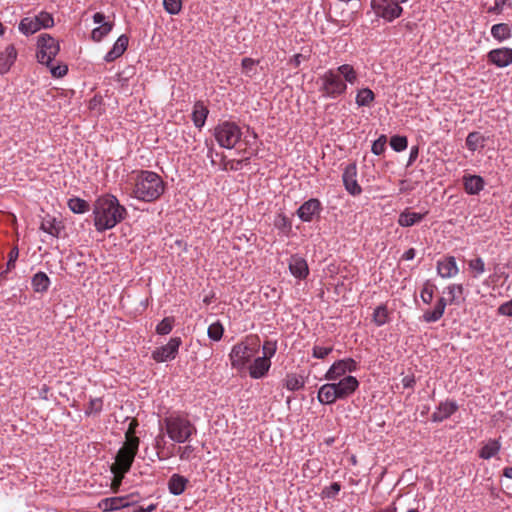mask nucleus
<instances>
[{
	"mask_svg": "<svg viewBox=\"0 0 512 512\" xmlns=\"http://www.w3.org/2000/svg\"><path fill=\"white\" fill-rule=\"evenodd\" d=\"M94 226L98 232L114 228L127 217V209L112 194L100 196L94 203Z\"/></svg>",
	"mask_w": 512,
	"mask_h": 512,
	"instance_id": "nucleus-1",
	"label": "nucleus"
},
{
	"mask_svg": "<svg viewBox=\"0 0 512 512\" xmlns=\"http://www.w3.org/2000/svg\"><path fill=\"white\" fill-rule=\"evenodd\" d=\"M164 189L162 178L155 172L145 170L141 171L137 178L134 196L139 200L152 202L163 194Z\"/></svg>",
	"mask_w": 512,
	"mask_h": 512,
	"instance_id": "nucleus-2",
	"label": "nucleus"
},
{
	"mask_svg": "<svg viewBox=\"0 0 512 512\" xmlns=\"http://www.w3.org/2000/svg\"><path fill=\"white\" fill-rule=\"evenodd\" d=\"M163 423L168 437L176 443L186 442L197 431L195 425L187 417L179 414L165 417Z\"/></svg>",
	"mask_w": 512,
	"mask_h": 512,
	"instance_id": "nucleus-3",
	"label": "nucleus"
},
{
	"mask_svg": "<svg viewBox=\"0 0 512 512\" xmlns=\"http://www.w3.org/2000/svg\"><path fill=\"white\" fill-rule=\"evenodd\" d=\"M258 342V336H250L245 342L234 345L229 355L232 367L238 370L243 369L257 353Z\"/></svg>",
	"mask_w": 512,
	"mask_h": 512,
	"instance_id": "nucleus-4",
	"label": "nucleus"
},
{
	"mask_svg": "<svg viewBox=\"0 0 512 512\" xmlns=\"http://www.w3.org/2000/svg\"><path fill=\"white\" fill-rule=\"evenodd\" d=\"M214 136L221 147L232 149L240 141L242 131L235 122L224 121L215 127Z\"/></svg>",
	"mask_w": 512,
	"mask_h": 512,
	"instance_id": "nucleus-5",
	"label": "nucleus"
},
{
	"mask_svg": "<svg viewBox=\"0 0 512 512\" xmlns=\"http://www.w3.org/2000/svg\"><path fill=\"white\" fill-rule=\"evenodd\" d=\"M321 85L319 91L328 98H337L347 90V84L334 69L327 70L320 76Z\"/></svg>",
	"mask_w": 512,
	"mask_h": 512,
	"instance_id": "nucleus-6",
	"label": "nucleus"
},
{
	"mask_svg": "<svg viewBox=\"0 0 512 512\" xmlns=\"http://www.w3.org/2000/svg\"><path fill=\"white\" fill-rule=\"evenodd\" d=\"M37 45L39 48L36 55L38 62L50 66L52 60L60 51L59 42L51 35L45 33L38 37Z\"/></svg>",
	"mask_w": 512,
	"mask_h": 512,
	"instance_id": "nucleus-7",
	"label": "nucleus"
},
{
	"mask_svg": "<svg viewBox=\"0 0 512 512\" xmlns=\"http://www.w3.org/2000/svg\"><path fill=\"white\" fill-rule=\"evenodd\" d=\"M407 1L408 0H371V8L378 17L392 22L400 17L403 12L400 4Z\"/></svg>",
	"mask_w": 512,
	"mask_h": 512,
	"instance_id": "nucleus-8",
	"label": "nucleus"
},
{
	"mask_svg": "<svg viewBox=\"0 0 512 512\" xmlns=\"http://www.w3.org/2000/svg\"><path fill=\"white\" fill-rule=\"evenodd\" d=\"M182 344L180 337H172L166 345L156 348L152 352V359L156 362H167L174 360Z\"/></svg>",
	"mask_w": 512,
	"mask_h": 512,
	"instance_id": "nucleus-9",
	"label": "nucleus"
},
{
	"mask_svg": "<svg viewBox=\"0 0 512 512\" xmlns=\"http://www.w3.org/2000/svg\"><path fill=\"white\" fill-rule=\"evenodd\" d=\"M358 363L352 358H345L334 362L325 374L326 380H336L345 375L346 372H354Z\"/></svg>",
	"mask_w": 512,
	"mask_h": 512,
	"instance_id": "nucleus-10",
	"label": "nucleus"
},
{
	"mask_svg": "<svg viewBox=\"0 0 512 512\" xmlns=\"http://www.w3.org/2000/svg\"><path fill=\"white\" fill-rule=\"evenodd\" d=\"M322 209L321 202L317 198H311L298 208L297 215L303 222H311L315 217H320Z\"/></svg>",
	"mask_w": 512,
	"mask_h": 512,
	"instance_id": "nucleus-11",
	"label": "nucleus"
},
{
	"mask_svg": "<svg viewBox=\"0 0 512 512\" xmlns=\"http://www.w3.org/2000/svg\"><path fill=\"white\" fill-rule=\"evenodd\" d=\"M357 166L355 163L348 164L343 172L342 179L345 189L353 196L360 195L362 188L358 184L357 179Z\"/></svg>",
	"mask_w": 512,
	"mask_h": 512,
	"instance_id": "nucleus-12",
	"label": "nucleus"
},
{
	"mask_svg": "<svg viewBox=\"0 0 512 512\" xmlns=\"http://www.w3.org/2000/svg\"><path fill=\"white\" fill-rule=\"evenodd\" d=\"M487 61L499 68L509 66L512 63V48L502 47L489 51Z\"/></svg>",
	"mask_w": 512,
	"mask_h": 512,
	"instance_id": "nucleus-13",
	"label": "nucleus"
},
{
	"mask_svg": "<svg viewBox=\"0 0 512 512\" xmlns=\"http://www.w3.org/2000/svg\"><path fill=\"white\" fill-rule=\"evenodd\" d=\"M336 386V393L338 399H345L352 395L359 387V382L354 376H346L337 383H333Z\"/></svg>",
	"mask_w": 512,
	"mask_h": 512,
	"instance_id": "nucleus-14",
	"label": "nucleus"
},
{
	"mask_svg": "<svg viewBox=\"0 0 512 512\" xmlns=\"http://www.w3.org/2000/svg\"><path fill=\"white\" fill-rule=\"evenodd\" d=\"M458 410V405L453 400H446L444 402H440L437 407V410L431 415V420L433 422H442L445 419L449 418Z\"/></svg>",
	"mask_w": 512,
	"mask_h": 512,
	"instance_id": "nucleus-15",
	"label": "nucleus"
},
{
	"mask_svg": "<svg viewBox=\"0 0 512 512\" xmlns=\"http://www.w3.org/2000/svg\"><path fill=\"white\" fill-rule=\"evenodd\" d=\"M271 367V360L268 357H257L249 366V375L253 379L265 377Z\"/></svg>",
	"mask_w": 512,
	"mask_h": 512,
	"instance_id": "nucleus-16",
	"label": "nucleus"
},
{
	"mask_svg": "<svg viewBox=\"0 0 512 512\" xmlns=\"http://www.w3.org/2000/svg\"><path fill=\"white\" fill-rule=\"evenodd\" d=\"M17 50L13 44L8 45L0 52V74H6L17 59Z\"/></svg>",
	"mask_w": 512,
	"mask_h": 512,
	"instance_id": "nucleus-17",
	"label": "nucleus"
},
{
	"mask_svg": "<svg viewBox=\"0 0 512 512\" xmlns=\"http://www.w3.org/2000/svg\"><path fill=\"white\" fill-rule=\"evenodd\" d=\"M484 179L479 175H465L463 177L464 190L469 195H477L484 189Z\"/></svg>",
	"mask_w": 512,
	"mask_h": 512,
	"instance_id": "nucleus-18",
	"label": "nucleus"
},
{
	"mask_svg": "<svg viewBox=\"0 0 512 512\" xmlns=\"http://www.w3.org/2000/svg\"><path fill=\"white\" fill-rule=\"evenodd\" d=\"M128 43L129 38L127 35L122 34L121 36H119L111 50L108 51V53L105 55V61L113 62L114 60L122 56L128 47Z\"/></svg>",
	"mask_w": 512,
	"mask_h": 512,
	"instance_id": "nucleus-19",
	"label": "nucleus"
},
{
	"mask_svg": "<svg viewBox=\"0 0 512 512\" xmlns=\"http://www.w3.org/2000/svg\"><path fill=\"white\" fill-rule=\"evenodd\" d=\"M458 266L455 257H446L443 261H438L437 272L442 278H451L458 273Z\"/></svg>",
	"mask_w": 512,
	"mask_h": 512,
	"instance_id": "nucleus-20",
	"label": "nucleus"
},
{
	"mask_svg": "<svg viewBox=\"0 0 512 512\" xmlns=\"http://www.w3.org/2000/svg\"><path fill=\"white\" fill-rule=\"evenodd\" d=\"M447 305V300L444 297H440L433 310H426L423 315L422 319L426 323H433L440 320L445 312V308Z\"/></svg>",
	"mask_w": 512,
	"mask_h": 512,
	"instance_id": "nucleus-21",
	"label": "nucleus"
},
{
	"mask_svg": "<svg viewBox=\"0 0 512 512\" xmlns=\"http://www.w3.org/2000/svg\"><path fill=\"white\" fill-rule=\"evenodd\" d=\"M289 270L293 276L299 279H305L309 274L306 260L298 256H292L289 263Z\"/></svg>",
	"mask_w": 512,
	"mask_h": 512,
	"instance_id": "nucleus-22",
	"label": "nucleus"
},
{
	"mask_svg": "<svg viewBox=\"0 0 512 512\" xmlns=\"http://www.w3.org/2000/svg\"><path fill=\"white\" fill-rule=\"evenodd\" d=\"M127 499L128 496L105 498L99 502L98 507L102 509L104 512L119 510L130 505Z\"/></svg>",
	"mask_w": 512,
	"mask_h": 512,
	"instance_id": "nucleus-23",
	"label": "nucleus"
},
{
	"mask_svg": "<svg viewBox=\"0 0 512 512\" xmlns=\"http://www.w3.org/2000/svg\"><path fill=\"white\" fill-rule=\"evenodd\" d=\"M317 399L321 404L329 405L338 400L336 386L333 383L322 385L318 390Z\"/></svg>",
	"mask_w": 512,
	"mask_h": 512,
	"instance_id": "nucleus-24",
	"label": "nucleus"
},
{
	"mask_svg": "<svg viewBox=\"0 0 512 512\" xmlns=\"http://www.w3.org/2000/svg\"><path fill=\"white\" fill-rule=\"evenodd\" d=\"M188 483L186 477L175 473L168 480V490L172 495L179 496L185 491Z\"/></svg>",
	"mask_w": 512,
	"mask_h": 512,
	"instance_id": "nucleus-25",
	"label": "nucleus"
},
{
	"mask_svg": "<svg viewBox=\"0 0 512 512\" xmlns=\"http://www.w3.org/2000/svg\"><path fill=\"white\" fill-rule=\"evenodd\" d=\"M134 459L135 456L132 455V453H128V451L126 452L119 449L115 457V462L111 465V467L121 469L122 471L124 470V472H129L134 462Z\"/></svg>",
	"mask_w": 512,
	"mask_h": 512,
	"instance_id": "nucleus-26",
	"label": "nucleus"
},
{
	"mask_svg": "<svg viewBox=\"0 0 512 512\" xmlns=\"http://www.w3.org/2000/svg\"><path fill=\"white\" fill-rule=\"evenodd\" d=\"M50 278L47 276L45 272L39 271L37 272L31 280V285L36 293H45L48 291L50 286Z\"/></svg>",
	"mask_w": 512,
	"mask_h": 512,
	"instance_id": "nucleus-27",
	"label": "nucleus"
},
{
	"mask_svg": "<svg viewBox=\"0 0 512 512\" xmlns=\"http://www.w3.org/2000/svg\"><path fill=\"white\" fill-rule=\"evenodd\" d=\"M63 228L60 221H57L54 217L47 215L43 218L40 229L53 237H59L60 231Z\"/></svg>",
	"mask_w": 512,
	"mask_h": 512,
	"instance_id": "nucleus-28",
	"label": "nucleus"
},
{
	"mask_svg": "<svg viewBox=\"0 0 512 512\" xmlns=\"http://www.w3.org/2000/svg\"><path fill=\"white\" fill-rule=\"evenodd\" d=\"M209 110L203 102L197 101L194 105L192 112V120L197 128H202L207 119Z\"/></svg>",
	"mask_w": 512,
	"mask_h": 512,
	"instance_id": "nucleus-29",
	"label": "nucleus"
},
{
	"mask_svg": "<svg viewBox=\"0 0 512 512\" xmlns=\"http://www.w3.org/2000/svg\"><path fill=\"white\" fill-rule=\"evenodd\" d=\"M424 216L425 214L411 212L406 209L399 215L398 224L402 227H411L416 223H419L424 218Z\"/></svg>",
	"mask_w": 512,
	"mask_h": 512,
	"instance_id": "nucleus-30",
	"label": "nucleus"
},
{
	"mask_svg": "<svg viewBox=\"0 0 512 512\" xmlns=\"http://www.w3.org/2000/svg\"><path fill=\"white\" fill-rule=\"evenodd\" d=\"M511 32V26L507 23H499L491 27V35L499 42L509 39L512 35Z\"/></svg>",
	"mask_w": 512,
	"mask_h": 512,
	"instance_id": "nucleus-31",
	"label": "nucleus"
},
{
	"mask_svg": "<svg viewBox=\"0 0 512 512\" xmlns=\"http://www.w3.org/2000/svg\"><path fill=\"white\" fill-rule=\"evenodd\" d=\"M485 142L486 138L477 131L470 132L466 137V146L472 152L476 151L478 148H483Z\"/></svg>",
	"mask_w": 512,
	"mask_h": 512,
	"instance_id": "nucleus-32",
	"label": "nucleus"
},
{
	"mask_svg": "<svg viewBox=\"0 0 512 512\" xmlns=\"http://www.w3.org/2000/svg\"><path fill=\"white\" fill-rule=\"evenodd\" d=\"M372 321L378 327L383 326L390 321L389 311L385 304H381L374 309Z\"/></svg>",
	"mask_w": 512,
	"mask_h": 512,
	"instance_id": "nucleus-33",
	"label": "nucleus"
},
{
	"mask_svg": "<svg viewBox=\"0 0 512 512\" xmlns=\"http://www.w3.org/2000/svg\"><path fill=\"white\" fill-rule=\"evenodd\" d=\"M305 381L302 376H298L294 373H289L286 375L284 379L283 386L286 387L290 391H298L304 388Z\"/></svg>",
	"mask_w": 512,
	"mask_h": 512,
	"instance_id": "nucleus-34",
	"label": "nucleus"
},
{
	"mask_svg": "<svg viewBox=\"0 0 512 512\" xmlns=\"http://www.w3.org/2000/svg\"><path fill=\"white\" fill-rule=\"evenodd\" d=\"M500 448H501V444L498 440H490L487 444H485L480 452H479V456L482 458V459H490L492 457H494L499 451H500Z\"/></svg>",
	"mask_w": 512,
	"mask_h": 512,
	"instance_id": "nucleus-35",
	"label": "nucleus"
},
{
	"mask_svg": "<svg viewBox=\"0 0 512 512\" xmlns=\"http://www.w3.org/2000/svg\"><path fill=\"white\" fill-rule=\"evenodd\" d=\"M334 70L340 77L342 76L344 78L343 81H345V83L354 84L357 81V72L350 64H343Z\"/></svg>",
	"mask_w": 512,
	"mask_h": 512,
	"instance_id": "nucleus-36",
	"label": "nucleus"
},
{
	"mask_svg": "<svg viewBox=\"0 0 512 512\" xmlns=\"http://www.w3.org/2000/svg\"><path fill=\"white\" fill-rule=\"evenodd\" d=\"M375 100V94L370 88H362L356 95V104L359 107L370 106Z\"/></svg>",
	"mask_w": 512,
	"mask_h": 512,
	"instance_id": "nucleus-37",
	"label": "nucleus"
},
{
	"mask_svg": "<svg viewBox=\"0 0 512 512\" xmlns=\"http://www.w3.org/2000/svg\"><path fill=\"white\" fill-rule=\"evenodd\" d=\"M19 30L25 35H31L40 30L35 18L25 17L19 23Z\"/></svg>",
	"mask_w": 512,
	"mask_h": 512,
	"instance_id": "nucleus-38",
	"label": "nucleus"
},
{
	"mask_svg": "<svg viewBox=\"0 0 512 512\" xmlns=\"http://www.w3.org/2000/svg\"><path fill=\"white\" fill-rule=\"evenodd\" d=\"M68 207L73 213L82 214L89 210V203L79 197H73L68 200Z\"/></svg>",
	"mask_w": 512,
	"mask_h": 512,
	"instance_id": "nucleus-39",
	"label": "nucleus"
},
{
	"mask_svg": "<svg viewBox=\"0 0 512 512\" xmlns=\"http://www.w3.org/2000/svg\"><path fill=\"white\" fill-rule=\"evenodd\" d=\"M113 28L112 22L103 23L102 25L94 28L91 32V38L99 42L101 41Z\"/></svg>",
	"mask_w": 512,
	"mask_h": 512,
	"instance_id": "nucleus-40",
	"label": "nucleus"
},
{
	"mask_svg": "<svg viewBox=\"0 0 512 512\" xmlns=\"http://www.w3.org/2000/svg\"><path fill=\"white\" fill-rule=\"evenodd\" d=\"M274 226L285 235H288L292 230V223L290 219L284 214H279L275 218Z\"/></svg>",
	"mask_w": 512,
	"mask_h": 512,
	"instance_id": "nucleus-41",
	"label": "nucleus"
},
{
	"mask_svg": "<svg viewBox=\"0 0 512 512\" xmlns=\"http://www.w3.org/2000/svg\"><path fill=\"white\" fill-rule=\"evenodd\" d=\"M139 444L140 439L138 437L125 436V442L120 449L126 452L128 451V453H132V455L136 456L138 453Z\"/></svg>",
	"mask_w": 512,
	"mask_h": 512,
	"instance_id": "nucleus-42",
	"label": "nucleus"
},
{
	"mask_svg": "<svg viewBox=\"0 0 512 512\" xmlns=\"http://www.w3.org/2000/svg\"><path fill=\"white\" fill-rule=\"evenodd\" d=\"M110 470L113 474V479L111 482V489L114 493H117L122 484V480L124 479L125 474L127 472H124V470L122 471L121 469H116L115 467H110Z\"/></svg>",
	"mask_w": 512,
	"mask_h": 512,
	"instance_id": "nucleus-43",
	"label": "nucleus"
},
{
	"mask_svg": "<svg viewBox=\"0 0 512 512\" xmlns=\"http://www.w3.org/2000/svg\"><path fill=\"white\" fill-rule=\"evenodd\" d=\"M38 26L41 28H51L54 26V19L52 15L46 11L40 12L37 16L34 17Z\"/></svg>",
	"mask_w": 512,
	"mask_h": 512,
	"instance_id": "nucleus-44",
	"label": "nucleus"
},
{
	"mask_svg": "<svg viewBox=\"0 0 512 512\" xmlns=\"http://www.w3.org/2000/svg\"><path fill=\"white\" fill-rule=\"evenodd\" d=\"M436 286L430 281H426L420 293V297L425 304H430L434 297V289Z\"/></svg>",
	"mask_w": 512,
	"mask_h": 512,
	"instance_id": "nucleus-45",
	"label": "nucleus"
},
{
	"mask_svg": "<svg viewBox=\"0 0 512 512\" xmlns=\"http://www.w3.org/2000/svg\"><path fill=\"white\" fill-rule=\"evenodd\" d=\"M208 337L213 340V341H219L221 340L222 336H223V333H224V327L223 325L217 321L215 323H212L209 327H208Z\"/></svg>",
	"mask_w": 512,
	"mask_h": 512,
	"instance_id": "nucleus-46",
	"label": "nucleus"
},
{
	"mask_svg": "<svg viewBox=\"0 0 512 512\" xmlns=\"http://www.w3.org/2000/svg\"><path fill=\"white\" fill-rule=\"evenodd\" d=\"M468 266L469 269L472 271L474 278H477L485 271V263L481 257L469 260Z\"/></svg>",
	"mask_w": 512,
	"mask_h": 512,
	"instance_id": "nucleus-47",
	"label": "nucleus"
},
{
	"mask_svg": "<svg viewBox=\"0 0 512 512\" xmlns=\"http://www.w3.org/2000/svg\"><path fill=\"white\" fill-rule=\"evenodd\" d=\"M173 325H174V318L173 317H165L156 326V333L159 335H167L172 331Z\"/></svg>",
	"mask_w": 512,
	"mask_h": 512,
	"instance_id": "nucleus-48",
	"label": "nucleus"
},
{
	"mask_svg": "<svg viewBox=\"0 0 512 512\" xmlns=\"http://www.w3.org/2000/svg\"><path fill=\"white\" fill-rule=\"evenodd\" d=\"M390 146L396 152L404 151L408 146V140L406 136L395 135L390 139Z\"/></svg>",
	"mask_w": 512,
	"mask_h": 512,
	"instance_id": "nucleus-49",
	"label": "nucleus"
},
{
	"mask_svg": "<svg viewBox=\"0 0 512 512\" xmlns=\"http://www.w3.org/2000/svg\"><path fill=\"white\" fill-rule=\"evenodd\" d=\"M163 7L170 15H177L182 10V0H163Z\"/></svg>",
	"mask_w": 512,
	"mask_h": 512,
	"instance_id": "nucleus-50",
	"label": "nucleus"
},
{
	"mask_svg": "<svg viewBox=\"0 0 512 512\" xmlns=\"http://www.w3.org/2000/svg\"><path fill=\"white\" fill-rule=\"evenodd\" d=\"M341 490V484L338 482H333L329 486L324 487L320 496L322 499H331L334 498Z\"/></svg>",
	"mask_w": 512,
	"mask_h": 512,
	"instance_id": "nucleus-51",
	"label": "nucleus"
},
{
	"mask_svg": "<svg viewBox=\"0 0 512 512\" xmlns=\"http://www.w3.org/2000/svg\"><path fill=\"white\" fill-rule=\"evenodd\" d=\"M263 356L268 357L269 360L275 355L277 351V342L272 340H266L262 346Z\"/></svg>",
	"mask_w": 512,
	"mask_h": 512,
	"instance_id": "nucleus-52",
	"label": "nucleus"
},
{
	"mask_svg": "<svg viewBox=\"0 0 512 512\" xmlns=\"http://www.w3.org/2000/svg\"><path fill=\"white\" fill-rule=\"evenodd\" d=\"M387 138L385 135H381L377 140H375L372 144L371 151L375 155H381L386 149Z\"/></svg>",
	"mask_w": 512,
	"mask_h": 512,
	"instance_id": "nucleus-53",
	"label": "nucleus"
},
{
	"mask_svg": "<svg viewBox=\"0 0 512 512\" xmlns=\"http://www.w3.org/2000/svg\"><path fill=\"white\" fill-rule=\"evenodd\" d=\"M449 298L447 302L453 304L456 301L457 295H461L464 288L461 284H452L447 287Z\"/></svg>",
	"mask_w": 512,
	"mask_h": 512,
	"instance_id": "nucleus-54",
	"label": "nucleus"
},
{
	"mask_svg": "<svg viewBox=\"0 0 512 512\" xmlns=\"http://www.w3.org/2000/svg\"><path fill=\"white\" fill-rule=\"evenodd\" d=\"M333 351V346L322 347L315 345L312 349V356L316 359H324Z\"/></svg>",
	"mask_w": 512,
	"mask_h": 512,
	"instance_id": "nucleus-55",
	"label": "nucleus"
},
{
	"mask_svg": "<svg viewBox=\"0 0 512 512\" xmlns=\"http://www.w3.org/2000/svg\"><path fill=\"white\" fill-rule=\"evenodd\" d=\"M223 170L238 171L243 166V161L240 160H225V156L222 155Z\"/></svg>",
	"mask_w": 512,
	"mask_h": 512,
	"instance_id": "nucleus-56",
	"label": "nucleus"
},
{
	"mask_svg": "<svg viewBox=\"0 0 512 512\" xmlns=\"http://www.w3.org/2000/svg\"><path fill=\"white\" fill-rule=\"evenodd\" d=\"M18 256H19V249H18L17 246H14L10 250V252L8 254V261L6 263V270L7 271L10 272L12 269L15 268V263H16V261L18 259Z\"/></svg>",
	"mask_w": 512,
	"mask_h": 512,
	"instance_id": "nucleus-57",
	"label": "nucleus"
},
{
	"mask_svg": "<svg viewBox=\"0 0 512 512\" xmlns=\"http://www.w3.org/2000/svg\"><path fill=\"white\" fill-rule=\"evenodd\" d=\"M195 448L192 445L179 446L177 453L181 460H189L194 452Z\"/></svg>",
	"mask_w": 512,
	"mask_h": 512,
	"instance_id": "nucleus-58",
	"label": "nucleus"
},
{
	"mask_svg": "<svg viewBox=\"0 0 512 512\" xmlns=\"http://www.w3.org/2000/svg\"><path fill=\"white\" fill-rule=\"evenodd\" d=\"M103 402L100 398L91 399L86 414L99 413L102 410Z\"/></svg>",
	"mask_w": 512,
	"mask_h": 512,
	"instance_id": "nucleus-59",
	"label": "nucleus"
},
{
	"mask_svg": "<svg viewBox=\"0 0 512 512\" xmlns=\"http://www.w3.org/2000/svg\"><path fill=\"white\" fill-rule=\"evenodd\" d=\"M50 72L53 77L61 78L64 77L68 73V66L66 64H61L57 66H49Z\"/></svg>",
	"mask_w": 512,
	"mask_h": 512,
	"instance_id": "nucleus-60",
	"label": "nucleus"
},
{
	"mask_svg": "<svg viewBox=\"0 0 512 512\" xmlns=\"http://www.w3.org/2000/svg\"><path fill=\"white\" fill-rule=\"evenodd\" d=\"M506 4L509 6L512 5L511 3H508V0H495L494 5L488 8V13L501 14Z\"/></svg>",
	"mask_w": 512,
	"mask_h": 512,
	"instance_id": "nucleus-61",
	"label": "nucleus"
},
{
	"mask_svg": "<svg viewBox=\"0 0 512 512\" xmlns=\"http://www.w3.org/2000/svg\"><path fill=\"white\" fill-rule=\"evenodd\" d=\"M310 58V51H308L307 54L305 53H298L293 56V58L290 60V63L294 65L295 68H298L302 61H306Z\"/></svg>",
	"mask_w": 512,
	"mask_h": 512,
	"instance_id": "nucleus-62",
	"label": "nucleus"
},
{
	"mask_svg": "<svg viewBox=\"0 0 512 512\" xmlns=\"http://www.w3.org/2000/svg\"><path fill=\"white\" fill-rule=\"evenodd\" d=\"M498 314L512 317V299L499 306Z\"/></svg>",
	"mask_w": 512,
	"mask_h": 512,
	"instance_id": "nucleus-63",
	"label": "nucleus"
},
{
	"mask_svg": "<svg viewBox=\"0 0 512 512\" xmlns=\"http://www.w3.org/2000/svg\"><path fill=\"white\" fill-rule=\"evenodd\" d=\"M258 63H259V61L246 57V58L242 59L241 65H242L244 72L249 73L254 68V66Z\"/></svg>",
	"mask_w": 512,
	"mask_h": 512,
	"instance_id": "nucleus-64",
	"label": "nucleus"
}]
</instances>
